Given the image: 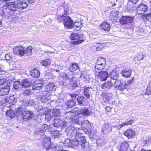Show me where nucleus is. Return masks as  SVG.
I'll return each mask as SVG.
<instances>
[{"label": "nucleus", "mask_w": 151, "mask_h": 151, "mask_svg": "<svg viewBox=\"0 0 151 151\" xmlns=\"http://www.w3.org/2000/svg\"><path fill=\"white\" fill-rule=\"evenodd\" d=\"M32 84V82L31 80L28 79H25L22 83L19 81H15L14 83V88L17 90V89H21L22 88H25L29 87Z\"/></svg>", "instance_id": "nucleus-1"}, {"label": "nucleus", "mask_w": 151, "mask_h": 151, "mask_svg": "<svg viewBox=\"0 0 151 151\" xmlns=\"http://www.w3.org/2000/svg\"><path fill=\"white\" fill-rule=\"evenodd\" d=\"M59 18L60 19L59 22H61L62 21L65 27L67 29H70L73 27V21L71 19L70 17L60 16Z\"/></svg>", "instance_id": "nucleus-2"}, {"label": "nucleus", "mask_w": 151, "mask_h": 151, "mask_svg": "<svg viewBox=\"0 0 151 151\" xmlns=\"http://www.w3.org/2000/svg\"><path fill=\"white\" fill-rule=\"evenodd\" d=\"M50 129V126L47 124H44L40 126H37L34 128L35 134V135H42L45 131H49Z\"/></svg>", "instance_id": "nucleus-3"}, {"label": "nucleus", "mask_w": 151, "mask_h": 151, "mask_svg": "<svg viewBox=\"0 0 151 151\" xmlns=\"http://www.w3.org/2000/svg\"><path fill=\"white\" fill-rule=\"evenodd\" d=\"M70 39L73 40H76L71 43V44L73 45L81 43L84 40H83L82 37H81V36L77 33H72L70 36Z\"/></svg>", "instance_id": "nucleus-4"}, {"label": "nucleus", "mask_w": 151, "mask_h": 151, "mask_svg": "<svg viewBox=\"0 0 151 151\" xmlns=\"http://www.w3.org/2000/svg\"><path fill=\"white\" fill-rule=\"evenodd\" d=\"M53 125L54 127L60 129L61 130L66 126V122L63 119L60 118H55L54 119Z\"/></svg>", "instance_id": "nucleus-5"}, {"label": "nucleus", "mask_w": 151, "mask_h": 151, "mask_svg": "<svg viewBox=\"0 0 151 151\" xmlns=\"http://www.w3.org/2000/svg\"><path fill=\"white\" fill-rule=\"evenodd\" d=\"M134 20V16L122 15L120 19L119 22L122 25H124L132 23Z\"/></svg>", "instance_id": "nucleus-6"}, {"label": "nucleus", "mask_w": 151, "mask_h": 151, "mask_svg": "<svg viewBox=\"0 0 151 151\" xmlns=\"http://www.w3.org/2000/svg\"><path fill=\"white\" fill-rule=\"evenodd\" d=\"M75 137L80 145H81V147L84 149L86 144V141L83 134L81 133H78L75 135Z\"/></svg>", "instance_id": "nucleus-7"}, {"label": "nucleus", "mask_w": 151, "mask_h": 151, "mask_svg": "<svg viewBox=\"0 0 151 151\" xmlns=\"http://www.w3.org/2000/svg\"><path fill=\"white\" fill-rule=\"evenodd\" d=\"M72 99L74 98L77 100V105L83 106L85 102L86 98L83 96H79L77 94L73 93L70 94Z\"/></svg>", "instance_id": "nucleus-8"}, {"label": "nucleus", "mask_w": 151, "mask_h": 151, "mask_svg": "<svg viewBox=\"0 0 151 151\" xmlns=\"http://www.w3.org/2000/svg\"><path fill=\"white\" fill-rule=\"evenodd\" d=\"M82 128L87 134H89L91 132L92 128L90 123L87 120H84L81 125Z\"/></svg>", "instance_id": "nucleus-9"}, {"label": "nucleus", "mask_w": 151, "mask_h": 151, "mask_svg": "<svg viewBox=\"0 0 151 151\" xmlns=\"http://www.w3.org/2000/svg\"><path fill=\"white\" fill-rule=\"evenodd\" d=\"M24 47L21 46H15L13 49V52L14 55L20 57L24 55Z\"/></svg>", "instance_id": "nucleus-10"}, {"label": "nucleus", "mask_w": 151, "mask_h": 151, "mask_svg": "<svg viewBox=\"0 0 151 151\" xmlns=\"http://www.w3.org/2000/svg\"><path fill=\"white\" fill-rule=\"evenodd\" d=\"M65 132L67 135L69 137H71L77 134V129L73 127H68L65 129Z\"/></svg>", "instance_id": "nucleus-11"}, {"label": "nucleus", "mask_w": 151, "mask_h": 151, "mask_svg": "<svg viewBox=\"0 0 151 151\" xmlns=\"http://www.w3.org/2000/svg\"><path fill=\"white\" fill-rule=\"evenodd\" d=\"M102 132L104 133H107L109 132H114L113 130V126L109 123H106L103 124L102 126Z\"/></svg>", "instance_id": "nucleus-12"}, {"label": "nucleus", "mask_w": 151, "mask_h": 151, "mask_svg": "<svg viewBox=\"0 0 151 151\" xmlns=\"http://www.w3.org/2000/svg\"><path fill=\"white\" fill-rule=\"evenodd\" d=\"M22 106L18 108L16 111V115L17 120L19 121H23L24 113L25 109L22 108Z\"/></svg>", "instance_id": "nucleus-13"}, {"label": "nucleus", "mask_w": 151, "mask_h": 151, "mask_svg": "<svg viewBox=\"0 0 151 151\" xmlns=\"http://www.w3.org/2000/svg\"><path fill=\"white\" fill-rule=\"evenodd\" d=\"M81 87L82 88L84 95L86 98L89 99L92 88L90 87L84 86L83 85H81Z\"/></svg>", "instance_id": "nucleus-14"}, {"label": "nucleus", "mask_w": 151, "mask_h": 151, "mask_svg": "<svg viewBox=\"0 0 151 151\" xmlns=\"http://www.w3.org/2000/svg\"><path fill=\"white\" fill-rule=\"evenodd\" d=\"M148 8V6L147 5L142 4L137 7L136 10L139 14H144L145 12L147 11Z\"/></svg>", "instance_id": "nucleus-15"}, {"label": "nucleus", "mask_w": 151, "mask_h": 151, "mask_svg": "<svg viewBox=\"0 0 151 151\" xmlns=\"http://www.w3.org/2000/svg\"><path fill=\"white\" fill-rule=\"evenodd\" d=\"M113 82L112 80L103 83L101 86V88L106 90H109L111 89L113 86Z\"/></svg>", "instance_id": "nucleus-16"}, {"label": "nucleus", "mask_w": 151, "mask_h": 151, "mask_svg": "<svg viewBox=\"0 0 151 151\" xmlns=\"http://www.w3.org/2000/svg\"><path fill=\"white\" fill-rule=\"evenodd\" d=\"M63 77L66 80L70 81L73 80H77V78L74 76L73 73L70 71L64 73Z\"/></svg>", "instance_id": "nucleus-17"}, {"label": "nucleus", "mask_w": 151, "mask_h": 151, "mask_svg": "<svg viewBox=\"0 0 151 151\" xmlns=\"http://www.w3.org/2000/svg\"><path fill=\"white\" fill-rule=\"evenodd\" d=\"M96 72L98 73V77L101 81H106L109 76L108 73L106 71L97 72L96 70Z\"/></svg>", "instance_id": "nucleus-18"}, {"label": "nucleus", "mask_w": 151, "mask_h": 151, "mask_svg": "<svg viewBox=\"0 0 151 151\" xmlns=\"http://www.w3.org/2000/svg\"><path fill=\"white\" fill-rule=\"evenodd\" d=\"M80 114L83 116H88L90 115V112L88 109L86 108H84L76 111L75 113V116H78Z\"/></svg>", "instance_id": "nucleus-19"}, {"label": "nucleus", "mask_w": 151, "mask_h": 151, "mask_svg": "<svg viewBox=\"0 0 151 151\" xmlns=\"http://www.w3.org/2000/svg\"><path fill=\"white\" fill-rule=\"evenodd\" d=\"M77 80H73L70 81V83L69 85V87L70 89H76V88L81 87V85L79 84L78 81Z\"/></svg>", "instance_id": "nucleus-20"}, {"label": "nucleus", "mask_w": 151, "mask_h": 151, "mask_svg": "<svg viewBox=\"0 0 151 151\" xmlns=\"http://www.w3.org/2000/svg\"><path fill=\"white\" fill-rule=\"evenodd\" d=\"M33 113L32 111L25 110L23 116L22 117L23 121H25L26 119L29 120L30 119L32 115H33Z\"/></svg>", "instance_id": "nucleus-21"}, {"label": "nucleus", "mask_w": 151, "mask_h": 151, "mask_svg": "<svg viewBox=\"0 0 151 151\" xmlns=\"http://www.w3.org/2000/svg\"><path fill=\"white\" fill-rule=\"evenodd\" d=\"M10 88V87L8 86L4 87L2 88H0V96H5L8 94Z\"/></svg>", "instance_id": "nucleus-22"}, {"label": "nucleus", "mask_w": 151, "mask_h": 151, "mask_svg": "<svg viewBox=\"0 0 151 151\" xmlns=\"http://www.w3.org/2000/svg\"><path fill=\"white\" fill-rule=\"evenodd\" d=\"M68 140L69 142V143H70V145L69 144L70 146L73 148H75L77 147L79 148L81 147L80 145L79 142L76 140V138L73 140L70 141V140H67V141Z\"/></svg>", "instance_id": "nucleus-23"}, {"label": "nucleus", "mask_w": 151, "mask_h": 151, "mask_svg": "<svg viewBox=\"0 0 151 151\" xmlns=\"http://www.w3.org/2000/svg\"><path fill=\"white\" fill-rule=\"evenodd\" d=\"M129 148V144L127 141L122 142L120 147V151H127Z\"/></svg>", "instance_id": "nucleus-24"}, {"label": "nucleus", "mask_w": 151, "mask_h": 151, "mask_svg": "<svg viewBox=\"0 0 151 151\" xmlns=\"http://www.w3.org/2000/svg\"><path fill=\"white\" fill-rule=\"evenodd\" d=\"M43 85V83H39L37 81H36L32 86V88L33 90H40L42 89Z\"/></svg>", "instance_id": "nucleus-25"}, {"label": "nucleus", "mask_w": 151, "mask_h": 151, "mask_svg": "<svg viewBox=\"0 0 151 151\" xmlns=\"http://www.w3.org/2000/svg\"><path fill=\"white\" fill-rule=\"evenodd\" d=\"M124 134L128 138H130L135 135V132L131 129H128L125 131Z\"/></svg>", "instance_id": "nucleus-26"}, {"label": "nucleus", "mask_w": 151, "mask_h": 151, "mask_svg": "<svg viewBox=\"0 0 151 151\" xmlns=\"http://www.w3.org/2000/svg\"><path fill=\"white\" fill-rule=\"evenodd\" d=\"M30 119L33 120V121L32 122V125L33 127L36 126L39 123L38 120H39V118L38 116L33 113V115H32Z\"/></svg>", "instance_id": "nucleus-27"}, {"label": "nucleus", "mask_w": 151, "mask_h": 151, "mask_svg": "<svg viewBox=\"0 0 151 151\" xmlns=\"http://www.w3.org/2000/svg\"><path fill=\"white\" fill-rule=\"evenodd\" d=\"M51 139L50 137H48L45 140V143L43 147L45 149H49L51 147Z\"/></svg>", "instance_id": "nucleus-28"}, {"label": "nucleus", "mask_w": 151, "mask_h": 151, "mask_svg": "<svg viewBox=\"0 0 151 151\" xmlns=\"http://www.w3.org/2000/svg\"><path fill=\"white\" fill-rule=\"evenodd\" d=\"M79 68V66L78 64L75 63H71L68 67L69 70L73 73Z\"/></svg>", "instance_id": "nucleus-29"}, {"label": "nucleus", "mask_w": 151, "mask_h": 151, "mask_svg": "<svg viewBox=\"0 0 151 151\" xmlns=\"http://www.w3.org/2000/svg\"><path fill=\"white\" fill-rule=\"evenodd\" d=\"M101 29L104 31L109 32L110 30L111 26L110 24L106 21H104L101 25Z\"/></svg>", "instance_id": "nucleus-30"}, {"label": "nucleus", "mask_w": 151, "mask_h": 151, "mask_svg": "<svg viewBox=\"0 0 151 151\" xmlns=\"http://www.w3.org/2000/svg\"><path fill=\"white\" fill-rule=\"evenodd\" d=\"M132 72V69H125L122 71L121 74L123 76L128 78L131 76Z\"/></svg>", "instance_id": "nucleus-31"}, {"label": "nucleus", "mask_w": 151, "mask_h": 151, "mask_svg": "<svg viewBox=\"0 0 151 151\" xmlns=\"http://www.w3.org/2000/svg\"><path fill=\"white\" fill-rule=\"evenodd\" d=\"M30 75L33 77L37 78L40 76V72L37 69L35 68L30 71Z\"/></svg>", "instance_id": "nucleus-32"}, {"label": "nucleus", "mask_w": 151, "mask_h": 151, "mask_svg": "<svg viewBox=\"0 0 151 151\" xmlns=\"http://www.w3.org/2000/svg\"><path fill=\"white\" fill-rule=\"evenodd\" d=\"M109 76L111 78V80H112L113 81L117 79L119 77V75L116 73V70H112L110 72Z\"/></svg>", "instance_id": "nucleus-33"}, {"label": "nucleus", "mask_w": 151, "mask_h": 151, "mask_svg": "<svg viewBox=\"0 0 151 151\" xmlns=\"http://www.w3.org/2000/svg\"><path fill=\"white\" fill-rule=\"evenodd\" d=\"M55 86L53 83H49L45 87L46 91H49L55 90Z\"/></svg>", "instance_id": "nucleus-34"}, {"label": "nucleus", "mask_w": 151, "mask_h": 151, "mask_svg": "<svg viewBox=\"0 0 151 151\" xmlns=\"http://www.w3.org/2000/svg\"><path fill=\"white\" fill-rule=\"evenodd\" d=\"M96 143L97 147L99 149L101 147L104 146L106 144V142L105 141L101 139H98L96 141Z\"/></svg>", "instance_id": "nucleus-35"}, {"label": "nucleus", "mask_w": 151, "mask_h": 151, "mask_svg": "<svg viewBox=\"0 0 151 151\" xmlns=\"http://www.w3.org/2000/svg\"><path fill=\"white\" fill-rule=\"evenodd\" d=\"M73 99L68 101L67 103L68 107L70 108H72L74 106L77 105L76 100H75Z\"/></svg>", "instance_id": "nucleus-36"}, {"label": "nucleus", "mask_w": 151, "mask_h": 151, "mask_svg": "<svg viewBox=\"0 0 151 151\" xmlns=\"http://www.w3.org/2000/svg\"><path fill=\"white\" fill-rule=\"evenodd\" d=\"M106 58L99 57L96 63L98 64L105 66L106 64Z\"/></svg>", "instance_id": "nucleus-37"}, {"label": "nucleus", "mask_w": 151, "mask_h": 151, "mask_svg": "<svg viewBox=\"0 0 151 151\" xmlns=\"http://www.w3.org/2000/svg\"><path fill=\"white\" fill-rule=\"evenodd\" d=\"M120 85L117 87L116 89L120 91H123L127 88L126 84L125 83V82L124 81L120 80Z\"/></svg>", "instance_id": "nucleus-38"}, {"label": "nucleus", "mask_w": 151, "mask_h": 151, "mask_svg": "<svg viewBox=\"0 0 151 151\" xmlns=\"http://www.w3.org/2000/svg\"><path fill=\"white\" fill-rule=\"evenodd\" d=\"M6 114L7 116L12 118L15 116L16 115V112L15 111L10 109L7 110L6 112Z\"/></svg>", "instance_id": "nucleus-39"}, {"label": "nucleus", "mask_w": 151, "mask_h": 151, "mask_svg": "<svg viewBox=\"0 0 151 151\" xmlns=\"http://www.w3.org/2000/svg\"><path fill=\"white\" fill-rule=\"evenodd\" d=\"M32 47L31 46H29L27 47L24 50V55H31L32 54Z\"/></svg>", "instance_id": "nucleus-40"}, {"label": "nucleus", "mask_w": 151, "mask_h": 151, "mask_svg": "<svg viewBox=\"0 0 151 151\" xmlns=\"http://www.w3.org/2000/svg\"><path fill=\"white\" fill-rule=\"evenodd\" d=\"M27 88L26 89H24V91L22 94L24 97H29L31 95L32 93L30 89Z\"/></svg>", "instance_id": "nucleus-41"}, {"label": "nucleus", "mask_w": 151, "mask_h": 151, "mask_svg": "<svg viewBox=\"0 0 151 151\" xmlns=\"http://www.w3.org/2000/svg\"><path fill=\"white\" fill-rule=\"evenodd\" d=\"M83 118L82 116H77L74 119V121L76 123L78 124H81L83 121Z\"/></svg>", "instance_id": "nucleus-42"}, {"label": "nucleus", "mask_w": 151, "mask_h": 151, "mask_svg": "<svg viewBox=\"0 0 151 151\" xmlns=\"http://www.w3.org/2000/svg\"><path fill=\"white\" fill-rule=\"evenodd\" d=\"M51 116L54 119V117H58L60 116V114L59 112V109H54L52 112L51 113Z\"/></svg>", "instance_id": "nucleus-43"}, {"label": "nucleus", "mask_w": 151, "mask_h": 151, "mask_svg": "<svg viewBox=\"0 0 151 151\" xmlns=\"http://www.w3.org/2000/svg\"><path fill=\"white\" fill-rule=\"evenodd\" d=\"M52 134V137L54 138H58L61 136L59 132L57 130L53 132Z\"/></svg>", "instance_id": "nucleus-44"}, {"label": "nucleus", "mask_w": 151, "mask_h": 151, "mask_svg": "<svg viewBox=\"0 0 151 151\" xmlns=\"http://www.w3.org/2000/svg\"><path fill=\"white\" fill-rule=\"evenodd\" d=\"M45 119L46 120L49 122L50 120H53L54 119L51 116V113L50 114H47L45 115Z\"/></svg>", "instance_id": "nucleus-45"}, {"label": "nucleus", "mask_w": 151, "mask_h": 151, "mask_svg": "<svg viewBox=\"0 0 151 151\" xmlns=\"http://www.w3.org/2000/svg\"><path fill=\"white\" fill-rule=\"evenodd\" d=\"M51 63L50 60L49 59H46L41 62V63L44 66L50 65Z\"/></svg>", "instance_id": "nucleus-46"}, {"label": "nucleus", "mask_w": 151, "mask_h": 151, "mask_svg": "<svg viewBox=\"0 0 151 151\" xmlns=\"http://www.w3.org/2000/svg\"><path fill=\"white\" fill-rule=\"evenodd\" d=\"M64 13L63 14V16L66 17V15L69 14L72 12V11L71 9H70L67 6L65 7L64 9Z\"/></svg>", "instance_id": "nucleus-47"}, {"label": "nucleus", "mask_w": 151, "mask_h": 151, "mask_svg": "<svg viewBox=\"0 0 151 151\" xmlns=\"http://www.w3.org/2000/svg\"><path fill=\"white\" fill-rule=\"evenodd\" d=\"M124 126L123 125V123L121 124L118 125H115L113 126V130L114 131V132H116L117 129H119L121 128L123 126Z\"/></svg>", "instance_id": "nucleus-48"}, {"label": "nucleus", "mask_w": 151, "mask_h": 151, "mask_svg": "<svg viewBox=\"0 0 151 151\" xmlns=\"http://www.w3.org/2000/svg\"><path fill=\"white\" fill-rule=\"evenodd\" d=\"M21 102L22 106H24L25 107L28 106L29 105L30 102L29 101H22Z\"/></svg>", "instance_id": "nucleus-49"}, {"label": "nucleus", "mask_w": 151, "mask_h": 151, "mask_svg": "<svg viewBox=\"0 0 151 151\" xmlns=\"http://www.w3.org/2000/svg\"><path fill=\"white\" fill-rule=\"evenodd\" d=\"M113 81V86L117 89V87L120 85V81L119 82L117 80H115Z\"/></svg>", "instance_id": "nucleus-50"}, {"label": "nucleus", "mask_w": 151, "mask_h": 151, "mask_svg": "<svg viewBox=\"0 0 151 151\" xmlns=\"http://www.w3.org/2000/svg\"><path fill=\"white\" fill-rule=\"evenodd\" d=\"M145 93L146 95H147L151 94V86L148 85L147 88Z\"/></svg>", "instance_id": "nucleus-51"}, {"label": "nucleus", "mask_w": 151, "mask_h": 151, "mask_svg": "<svg viewBox=\"0 0 151 151\" xmlns=\"http://www.w3.org/2000/svg\"><path fill=\"white\" fill-rule=\"evenodd\" d=\"M3 9L0 10V16H3L4 14H6V12L7 11H9V9H6V8H4Z\"/></svg>", "instance_id": "nucleus-52"}, {"label": "nucleus", "mask_w": 151, "mask_h": 151, "mask_svg": "<svg viewBox=\"0 0 151 151\" xmlns=\"http://www.w3.org/2000/svg\"><path fill=\"white\" fill-rule=\"evenodd\" d=\"M47 97L46 96L43 95L40 97V101L42 102L45 103H46L47 101Z\"/></svg>", "instance_id": "nucleus-53"}, {"label": "nucleus", "mask_w": 151, "mask_h": 151, "mask_svg": "<svg viewBox=\"0 0 151 151\" xmlns=\"http://www.w3.org/2000/svg\"><path fill=\"white\" fill-rule=\"evenodd\" d=\"M104 66H103L100 64H98L96 63V64L95 66V69L97 70H102L104 68Z\"/></svg>", "instance_id": "nucleus-54"}, {"label": "nucleus", "mask_w": 151, "mask_h": 151, "mask_svg": "<svg viewBox=\"0 0 151 151\" xmlns=\"http://www.w3.org/2000/svg\"><path fill=\"white\" fill-rule=\"evenodd\" d=\"M134 122V120H132V119H131L123 123V125H124V126H125L126 125H131Z\"/></svg>", "instance_id": "nucleus-55"}, {"label": "nucleus", "mask_w": 151, "mask_h": 151, "mask_svg": "<svg viewBox=\"0 0 151 151\" xmlns=\"http://www.w3.org/2000/svg\"><path fill=\"white\" fill-rule=\"evenodd\" d=\"M82 23L81 22H75L74 24V25L75 27H80L81 28V27Z\"/></svg>", "instance_id": "nucleus-56"}, {"label": "nucleus", "mask_w": 151, "mask_h": 151, "mask_svg": "<svg viewBox=\"0 0 151 151\" xmlns=\"http://www.w3.org/2000/svg\"><path fill=\"white\" fill-rule=\"evenodd\" d=\"M134 80V77L132 78L131 79L129 80H127V81H124L125 82V83L126 84V86L128 85L129 84H130L132 83Z\"/></svg>", "instance_id": "nucleus-57"}, {"label": "nucleus", "mask_w": 151, "mask_h": 151, "mask_svg": "<svg viewBox=\"0 0 151 151\" xmlns=\"http://www.w3.org/2000/svg\"><path fill=\"white\" fill-rule=\"evenodd\" d=\"M134 80V77L132 78L131 79L129 80H127V81H124L125 82V83L126 84V86L128 85L129 84H130L132 83Z\"/></svg>", "instance_id": "nucleus-58"}, {"label": "nucleus", "mask_w": 151, "mask_h": 151, "mask_svg": "<svg viewBox=\"0 0 151 151\" xmlns=\"http://www.w3.org/2000/svg\"><path fill=\"white\" fill-rule=\"evenodd\" d=\"M119 12L116 11H112L110 14L111 16H114V17H116L118 15Z\"/></svg>", "instance_id": "nucleus-59"}, {"label": "nucleus", "mask_w": 151, "mask_h": 151, "mask_svg": "<svg viewBox=\"0 0 151 151\" xmlns=\"http://www.w3.org/2000/svg\"><path fill=\"white\" fill-rule=\"evenodd\" d=\"M127 9L129 11L131 12H132L134 10L133 6L128 4L127 5Z\"/></svg>", "instance_id": "nucleus-60"}, {"label": "nucleus", "mask_w": 151, "mask_h": 151, "mask_svg": "<svg viewBox=\"0 0 151 151\" xmlns=\"http://www.w3.org/2000/svg\"><path fill=\"white\" fill-rule=\"evenodd\" d=\"M138 60H142L144 58L143 55L141 54H140L138 55L136 58Z\"/></svg>", "instance_id": "nucleus-61"}, {"label": "nucleus", "mask_w": 151, "mask_h": 151, "mask_svg": "<svg viewBox=\"0 0 151 151\" xmlns=\"http://www.w3.org/2000/svg\"><path fill=\"white\" fill-rule=\"evenodd\" d=\"M147 19L151 22V13L148 14L146 15Z\"/></svg>", "instance_id": "nucleus-62"}, {"label": "nucleus", "mask_w": 151, "mask_h": 151, "mask_svg": "<svg viewBox=\"0 0 151 151\" xmlns=\"http://www.w3.org/2000/svg\"><path fill=\"white\" fill-rule=\"evenodd\" d=\"M73 114L74 113L73 112H72L71 111H70L68 112L67 113V114L68 116H70L69 117L70 119L73 118Z\"/></svg>", "instance_id": "nucleus-63"}, {"label": "nucleus", "mask_w": 151, "mask_h": 151, "mask_svg": "<svg viewBox=\"0 0 151 151\" xmlns=\"http://www.w3.org/2000/svg\"><path fill=\"white\" fill-rule=\"evenodd\" d=\"M6 81V79L4 78L0 79V86L3 85Z\"/></svg>", "instance_id": "nucleus-64"}]
</instances>
